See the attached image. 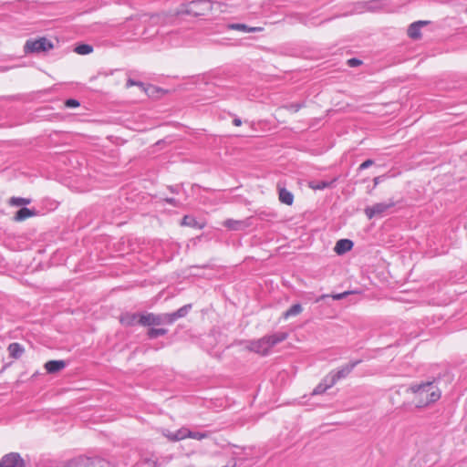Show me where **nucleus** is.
Instances as JSON below:
<instances>
[{
	"label": "nucleus",
	"mask_w": 467,
	"mask_h": 467,
	"mask_svg": "<svg viewBox=\"0 0 467 467\" xmlns=\"http://www.w3.org/2000/svg\"><path fill=\"white\" fill-rule=\"evenodd\" d=\"M353 247V242L348 239H340L337 242L335 251L337 254H343Z\"/></svg>",
	"instance_id": "4468645a"
},
{
	"label": "nucleus",
	"mask_w": 467,
	"mask_h": 467,
	"mask_svg": "<svg viewBox=\"0 0 467 467\" xmlns=\"http://www.w3.org/2000/svg\"><path fill=\"white\" fill-rule=\"evenodd\" d=\"M161 324H172L171 316L169 313L161 314Z\"/></svg>",
	"instance_id": "c756f323"
},
{
	"label": "nucleus",
	"mask_w": 467,
	"mask_h": 467,
	"mask_svg": "<svg viewBox=\"0 0 467 467\" xmlns=\"http://www.w3.org/2000/svg\"><path fill=\"white\" fill-rule=\"evenodd\" d=\"M93 51V47L88 44H80L75 47V52L79 55H88Z\"/></svg>",
	"instance_id": "b1692460"
},
{
	"label": "nucleus",
	"mask_w": 467,
	"mask_h": 467,
	"mask_svg": "<svg viewBox=\"0 0 467 467\" xmlns=\"http://www.w3.org/2000/svg\"><path fill=\"white\" fill-rule=\"evenodd\" d=\"M65 105L67 108H77L79 106V102L74 99H68L66 100Z\"/></svg>",
	"instance_id": "7c9ffc66"
},
{
	"label": "nucleus",
	"mask_w": 467,
	"mask_h": 467,
	"mask_svg": "<svg viewBox=\"0 0 467 467\" xmlns=\"http://www.w3.org/2000/svg\"><path fill=\"white\" fill-rule=\"evenodd\" d=\"M207 437H208L207 433L198 432V431H190V434L188 435V438H192V439L198 440V441H201Z\"/></svg>",
	"instance_id": "cd10ccee"
},
{
	"label": "nucleus",
	"mask_w": 467,
	"mask_h": 467,
	"mask_svg": "<svg viewBox=\"0 0 467 467\" xmlns=\"http://www.w3.org/2000/svg\"><path fill=\"white\" fill-rule=\"evenodd\" d=\"M384 179V176H377L374 178L373 182H374V185H378L379 182H381Z\"/></svg>",
	"instance_id": "c9c22d12"
},
{
	"label": "nucleus",
	"mask_w": 467,
	"mask_h": 467,
	"mask_svg": "<svg viewBox=\"0 0 467 467\" xmlns=\"http://www.w3.org/2000/svg\"><path fill=\"white\" fill-rule=\"evenodd\" d=\"M53 48L51 41L46 37H40L36 40H27L24 46L26 53H40L46 52Z\"/></svg>",
	"instance_id": "39448f33"
},
{
	"label": "nucleus",
	"mask_w": 467,
	"mask_h": 467,
	"mask_svg": "<svg viewBox=\"0 0 467 467\" xmlns=\"http://www.w3.org/2000/svg\"><path fill=\"white\" fill-rule=\"evenodd\" d=\"M210 0H193L182 5L177 11L178 15H192L194 16H204L213 9Z\"/></svg>",
	"instance_id": "7ed1b4c3"
},
{
	"label": "nucleus",
	"mask_w": 467,
	"mask_h": 467,
	"mask_svg": "<svg viewBox=\"0 0 467 467\" xmlns=\"http://www.w3.org/2000/svg\"><path fill=\"white\" fill-rule=\"evenodd\" d=\"M361 63H362V62H361L359 59H358V58H350V59H348V65L349 67H358V66H359Z\"/></svg>",
	"instance_id": "473e14b6"
},
{
	"label": "nucleus",
	"mask_w": 467,
	"mask_h": 467,
	"mask_svg": "<svg viewBox=\"0 0 467 467\" xmlns=\"http://www.w3.org/2000/svg\"><path fill=\"white\" fill-rule=\"evenodd\" d=\"M191 308H192L191 304H188V305H185V306L180 307L177 311H175L177 314V317H179L180 318L184 317L185 316H187V314L189 313Z\"/></svg>",
	"instance_id": "bb28decb"
},
{
	"label": "nucleus",
	"mask_w": 467,
	"mask_h": 467,
	"mask_svg": "<svg viewBox=\"0 0 467 467\" xmlns=\"http://www.w3.org/2000/svg\"><path fill=\"white\" fill-rule=\"evenodd\" d=\"M303 311V307L300 304H295L290 308H288L285 312L283 313V317L287 319L291 317H296L299 315Z\"/></svg>",
	"instance_id": "4be33fe9"
},
{
	"label": "nucleus",
	"mask_w": 467,
	"mask_h": 467,
	"mask_svg": "<svg viewBox=\"0 0 467 467\" xmlns=\"http://www.w3.org/2000/svg\"><path fill=\"white\" fill-rule=\"evenodd\" d=\"M170 316H171V321L172 323H174L177 319H179L180 317H177V314L176 312H172V313H169Z\"/></svg>",
	"instance_id": "e433bc0d"
},
{
	"label": "nucleus",
	"mask_w": 467,
	"mask_h": 467,
	"mask_svg": "<svg viewBox=\"0 0 467 467\" xmlns=\"http://www.w3.org/2000/svg\"><path fill=\"white\" fill-rule=\"evenodd\" d=\"M31 202L30 199L22 198V197H12L9 201V203L14 206H21L29 204Z\"/></svg>",
	"instance_id": "393cba45"
},
{
	"label": "nucleus",
	"mask_w": 467,
	"mask_h": 467,
	"mask_svg": "<svg viewBox=\"0 0 467 467\" xmlns=\"http://www.w3.org/2000/svg\"><path fill=\"white\" fill-rule=\"evenodd\" d=\"M141 315L137 313H125L120 317V323L127 327L140 325L139 318Z\"/></svg>",
	"instance_id": "9b49d317"
},
{
	"label": "nucleus",
	"mask_w": 467,
	"mask_h": 467,
	"mask_svg": "<svg viewBox=\"0 0 467 467\" xmlns=\"http://www.w3.org/2000/svg\"><path fill=\"white\" fill-rule=\"evenodd\" d=\"M140 325L144 327L161 325V315L153 313L142 314L139 318Z\"/></svg>",
	"instance_id": "1a4fd4ad"
},
{
	"label": "nucleus",
	"mask_w": 467,
	"mask_h": 467,
	"mask_svg": "<svg viewBox=\"0 0 467 467\" xmlns=\"http://www.w3.org/2000/svg\"><path fill=\"white\" fill-rule=\"evenodd\" d=\"M429 24V21L419 20L410 25L408 28V36L411 39H419L421 36L420 29Z\"/></svg>",
	"instance_id": "9d476101"
},
{
	"label": "nucleus",
	"mask_w": 467,
	"mask_h": 467,
	"mask_svg": "<svg viewBox=\"0 0 467 467\" xmlns=\"http://www.w3.org/2000/svg\"><path fill=\"white\" fill-rule=\"evenodd\" d=\"M327 295H322L319 298L317 299V302L320 301L321 299L327 297Z\"/></svg>",
	"instance_id": "ea45409f"
},
{
	"label": "nucleus",
	"mask_w": 467,
	"mask_h": 467,
	"mask_svg": "<svg viewBox=\"0 0 467 467\" xmlns=\"http://www.w3.org/2000/svg\"><path fill=\"white\" fill-rule=\"evenodd\" d=\"M409 389L414 395L413 402L418 408L426 407L437 401L441 394L436 380L411 385Z\"/></svg>",
	"instance_id": "f257e3e1"
},
{
	"label": "nucleus",
	"mask_w": 467,
	"mask_h": 467,
	"mask_svg": "<svg viewBox=\"0 0 467 467\" xmlns=\"http://www.w3.org/2000/svg\"><path fill=\"white\" fill-rule=\"evenodd\" d=\"M131 86H138V87L143 88L145 91H147L146 88H144V84L142 82L135 81V80H133L131 78H129L127 80L126 87L130 88Z\"/></svg>",
	"instance_id": "c85d7f7f"
},
{
	"label": "nucleus",
	"mask_w": 467,
	"mask_h": 467,
	"mask_svg": "<svg viewBox=\"0 0 467 467\" xmlns=\"http://www.w3.org/2000/svg\"><path fill=\"white\" fill-rule=\"evenodd\" d=\"M165 202H166L167 203H169V204L173 205V206H178V204H179V203H178V201H177V200H175L174 198H166V199H165Z\"/></svg>",
	"instance_id": "f704fd0d"
},
{
	"label": "nucleus",
	"mask_w": 467,
	"mask_h": 467,
	"mask_svg": "<svg viewBox=\"0 0 467 467\" xmlns=\"http://www.w3.org/2000/svg\"><path fill=\"white\" fill-rule=\"evenodd\" d=\"M335 181H336V179L331 182H326V181L312 182H310L309 186H310V188H312L314 190H324L326 188L331 187Z\"/></svg>",
	"instance_id": "5701e85b"
},
{
	"label": "nucleus",
	"mask_w": 467,
	"mask_h": 467,
	"mask_svg": "<svg viewBox=\"0 0 467 467\" xmlns=\"http://www.w3.org/2000/svg\"><path fill=\"white\" fill-rule=\"evenodd\" d=\"M349 294V292H344V293H340V294H335L332 296L333 299L334 300H341L343 299L344 297H346Z\"/></svg>",
	"instance_id": "72a5a7b5"
},
{
	"label": "nucleus",
	"mask_w": 467,
	"mask_h": 467,
	"mask_svg": "<svg viewBox=\"0 0 467 467\" xmlns=\"http://www.w3.org/2000/svg\"><path fill=\"white\" fill-rule=\"evenodd\" d=\"M166 333H167V329H165V328H150L148 330L147 335L150 338L152 339V338H156L160 336H163Z\"/></svg>",
	"instance_id": "a878e982"
},
{
	"label": "nucleus",
	"mask_w": 467,
	"mask_h": 467,
	"mask_svg": "<svg viewBox=\"0 0 467 467\" xmlns=\"http://www.w3.org/2000/svg\"><path fill=\"white\" fill-rule=\"evenodd\" d=\"M333 385H330L328 380V375H327L322 381L314 389L313 395H319L324 393L327 389L331 388Z\"/></svg>",
	"instance_id": "aec40b11"
},
{
	"label": "nucleus",
	"mask_w": 467,
	"mask_h": 467,
	"mask_svg": "<svg viewBox=\"0 0 467 467\" xmlns=\"http://www.w3.org/2000/svg\"><path fill=\"white\" fill-rule=\"evenodd\" d=\"M361 360H355L348 364L342 366L337 370H333L328 374V380L330 385H335L338 380L347 378L354 368L359 364Z\"/></svg>",
	"instance_id": "423d86ee"
},
{
	"label": "nucleus",
	"mask_w": 467,
	"mask_h": 467,
	"mask_svg": "<svg viewBox=\"0 0 467 467\" xmlns=\"http://www.w3.org/2000/svg\"><path fill=\"white\" fill-rule=\"evenodd\" d=\"M374 163V161L370 159L368 160H366L365 161H363L359 167H358V170H365V169H368L369 168L370 166H372Z\"/></svg>",
	"instance_id": "2f4dec72"
},
{
	"label": "nucleus",
	"mask_w": 467,
	"mask_h": 467,
	"mask_svg": "<svg viewBox=\"0 0 467 467\" xmlns=\"http://www.w3.org/2000/svg\"><path fill=\"white\" fill-rule=\"evenodd\" d=\"M170 190L174 192H175V189H173L172 187H170Z\"/></svg>",
	"instance_id": "a19ab883"
},
{
	"label": "nucleus",
	"mask_w": 467,
	"mask_h": 467,
	"mask_svg": "<svg viewBox=\"0 0 467 467\" xmlns=\"http://www.w3.org/2000/svg\"><path fill=\"white\" fill-rule=\"evenodd\" d=\"M394 205L395 202L393 201H389L388 202H378L372 206L366 207L365 214L368 219H372L376 216H382L389 209L392 208Z\"/></svg>",
	"instance_id": "0eeeda50"
},
{
	"label": "nucleus",
	"mask_w": 467,
	"mask_h": 467,
	"mask_svg": "<svg viewBox=\"0 0 467 467\" xmlns=\"http://www.w3.org/2000/svg\"><path fill=\"white\" fill-rule=\"evenodd\" d=\"M7 350L11 358L17 359L21 358L25 351V348L21 344L14 342L8 346Z\"/></svg>",
	"instance_id": "2eb2a0df"
},
{
	"label": "nucleus",
	"mask_w": 467,
	"mask_h": 467,
	"mask_svg": "<svg viewBox=\"0 0 467 467\" xmlns=\"http://www.w3.org/2000/svg\"><path fill=\"white\" fill-rule=\"evenodd\" d=\"M228 28L230 29H234V30H241V31H244V32H248V33H254V32H260L263 30L262 27H250L244 24H230L228 25Z\"/></svg>",
	"instance_id": "a211bd4d"
},
{
	"label": "nucleus",
	"mask_w": 467,
	"mask_h": 467,
	"mask_svg": "<svg viewBox=\"0 0 467 467\" xmlns=\"http://www.w3.org/2000/svg\"><path fill=\"white\" fill-rule=\"evenodd\" d=\"M34 215H36V212L34 210L22 207L16 213L14 220L16 222H21Z\"/></svg>",
	"instance_id": "dca6fc26"
},
{
	"label": "nucleus",
	"mask_w": 467,
	"mask_h": 467,
	"mask_svg": "<svg viewBox=\"0 0 467 467\" xmlns=\"http://www.w3.org/2000/svg\"><path fill=\"white\" fill-rule=\"evenodd\" d=\"M279 200L286 205H292L294 202V195L285 188H279Z\"/></svg>",
	"instance_id": "f3484780"
},
{
	"label": "nucleus",
	"mask_w": 467,
	"mask_h": 467,
	"mask_svg": "<svg viewBox=\"0 0 467 467\" xmlns=\"http://www.w3.org/2000/svg\"><path fill=\"white\" fill-rule=\"evenodd\" d=\"M234 125L240 126L242 124V120L239 118H235L233 120Z\"/></svg>",
	"instance_id": "58836bf2"
},
{
	"label": "nucleus",
	"mask_w": 467,
	"mask_h": 467,
	"mask_svg": "<svg viewBox=\"0 0 467 467\" xmlns=\"http://www.w3.org/2000/svg\"><path fill=\"white\" fill-rule=\"evenodd\" d=\"M300 107H301V106H300L299 104H292V105L290 106L291 109H293L294 111H298V110H299V109H300Z\"/></svg>",
	"instance_id": "4c0bfd02"
},
{
	"label": "nucleus",
	"mask_w": 467,
	"mask_h": 467,
	"mask_svg": "<svg viewBox=\"0 0 467 467\" xmlns=\"http://www.w3.org/2000/svg\"><path fill=\"white\" fill-rule=\"evenodd\" d=\"M0 467H26V462L18 452H9L1 458Z\"/></svg>",
	"instance_id": "6e6552de"
},
{
	"label": "nucleus",
	"mask_w": 467,
	"mask_h": 467,
	"mask_svg": "<svg viewBox=\"0 0 467 467\" xmlns=\"http://www.w3.org/2000/svg\"><path fill=\"white\" fill-rule=\"evenodd\" d=\"M190 430L186 428H182L175 432L167 431V433H164V435L171 441H178L185 438H188Z\"/></svg>",
	"instance_id": "ddd939ff"
},
{
	"label": "nucleus",
	"mask_w": 467,
	"mask_h": 467,
	"mask_svg": "<svg viewBox=\"0 0 467 467\" xmlns=\"http://www.w3.org/2000/svg\"><path fill=\"white\" fill-rule=\"evenodd\" d=\"M64 467H111L103 458L79 456L69 461Z\"/></svg>",
	"instance_id": "20e7f679"
},
{
	"label": "nucleus",
	"mask_w": 467,
	"mask_h": 467,
	"mask_svg": "<svg viewBox=\"0 0 467 467\" xmlns=\"http://www.w3.org/2000/svg\"><path fill=\"white\" fill-rule=\"evenodd\" d=\"M287 338V333L277 332L273 335L265 336L257 340L249 342L247 348L262 356L268 354L269 350Z\"/></svg>",
	"instance_id": "f03ea898"
},
{
	"label": "nucleus",
	"mask_w": 467,
	"mask_h": 467,
	"mask_svg": "<svg viewBox=\"0 0 467 467\" xmlns=\"http://www.w3.org/2000/svg\"><path fill=\"white\" fill-rule=\"evenodd\" d=\"M183 226H189L192 228L202 229V224H201L199 222L196 221V219L193 216L191 215H185L181 223Z\"/></svg>",
	"instance_id": "412c9836"
},
{
	"label": "nucleus",
	"mask_w": 467,
	"mask_h": 467,
	"mask_svg": "<svg viewBox=\"0 0 467 467\" xmlns=\"http://www.w3.org/2000/svg\"><path fill=\"white\" fill-rule=\"evenodd\" d=\"M223 224L225 227L233 231L242 230L247 226L244 221H235L233 219L226 220Z\"/></svg>",
	"instance_id": "6ab92c4d"
},
{
	"label": "nucleus",
	"mask_w": 467,
	"mask_h": 467,
	"mask_svg": "<svg viewBox=\"0 0 467 467\" xmlns=\"http://www.w3.org/2000/svg\"><path fill=\"white\" fill-rule=\"evenodd\" d=\"M67 366L64 360H49L45 364V368L48 373H57Z\"/></svg>",
	"instance_id": "f8f14e48"
}]
</instances>
